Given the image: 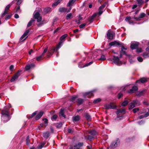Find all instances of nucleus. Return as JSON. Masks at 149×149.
<instances>
[{"mask_svg":"<svg viewBox=\"0 0 149 149\" xmlns=\"http://www.w3.org/2000/svg\"><path fill=\"white\" fill-rule=\"evenodd\" d=\"M89 133L93 136L95 135L96 134V131L94 130H91L89 132Z\"/></svg>","mask_w":149,"mask_h":149,"instance_id":"obj_38","label":"nucleus"},{"mask_svg":"<svg viewBox=\"0 0 149 149\" xmlns=\"http://www.w3.org/2000/svg\"><path fill=\"white\" fill-rule=\"evenodd\" d=\"M101 101V99L100 98H99L94 100L93 102L94 103H97L100 102Z\"/></svg>","mask_w":149,"mask_h":149,"instance_id":"obj_41","label":"nucleus"},{"mask_svg":"<svg viewBox=\"0 0 149 149\" xmlns=\"http://www.w3.org/2000/svg\"><path fill=\"white\" fill-rule=\"evenodd\" d=\"M85 138L88 140H91L93 139V137L91 136H88L87 137L85 136Z\"/></svg>","mask_w":149,"mask_h":149,"instance_id":"obj_44","label":"nucleus"},{"mask_svg":"<svg viewBox=\"0 0 149 149\" xmlns=\"http://www.w3.org/2000/svg\"><path fill=\"white\" fill-rule=\"evenodd\" d=\"M45 144V142H43V143H42L40 145H39L38 147V148L39 149L43 147L44 146Z\"/></svg>","mask_w":149,"mask_h":149,"instance_id":"obj_43","label":"nucleus"},{"mask_svg":"<svg viewBox=\"0 0 149 149\" xmlns=\"http://www.w3.org/2000/svg\"><path fill=\"white\" fill-rule=\"evenodd\" d=\"M35 21V20L34 19H31L28 23L27 26L28 27H29L31 26L32 24V23Z\"/></svg>","mask_w":149,"mask_h":149,"instance_id":"obj_35","label":"nucleus"},{"mask_svg":"<svg viewBox=\"0 0 149 149\" xmlns=\"http://www.w3.org/2000/svg\"><path fill=\"white\" fill-rule=\"evenodd\" d=\"M9 69L11 71H12L14 69V66H10Z\"/></svg>","mask_w":149,"mask_h":149,"instance_id":"obj_63","label":"nucleus"},{"mask_svg":"<svg viewBox=\"0 0 149 149\" xmlns=\"http://www.w3.org/2000/svg\"><path fill=\"white\" fill-rule=\"evenodd\" d=\"M120 61V59L118 56H114L113 58V62L115 64H117Z\"/></svg>","mask_w":149,"mask_h":149,"instance_id":"obj_17","label":"nucleus"},{"mask_svg":"<svg viewBox=\"0 0 149 149\" xmlns=\"http://www.w3.org/2000/svg\"><path fill=\"white\" fill-rule=\"evenodd\" d=\"M139 43L138 42L134 43L131 44L130 47L132 49H136L138 47Z\"/></svg>","mask_w":149,"mask_h":149,"instance_id":"obj_15","label":"nucleus"},{"mask_svg":"<svg viewBox=\"0 0 149 149\" xmlns=\"http://www.w3.org/2000/svg\"><path fill=\"white\" fill-rule=\"evenodd\" d=\"M139 109L138 108H134L133 110V111L134 113H135L137 111L139 110Z\"/></svg>","mask_w":149,"mask_h":149,"instance_id":"obj_49","label":"nucleus"},{"mask_svg":"<svg viewBox=\"0 0 149 149\" xmlns=\"http://www.w3.org/2000/svg\"><path fill=\"white\" fill-rule=\"evenodd\" d=\"M15 1H17V5H19L22 2V0H15Z\"/></svg>","mask_w":149,"mask_h":149,"instance_id":"obj_50","label":"nucleus"},{"mask_svg":"<svg viewBox=\"0 0 149 149\" xmlns=\"http://www.w3.org/2000/svg\"><path fill=\"white\" fill-rule=\"evenodd\" d=\"M98 15L97 13H95L91 17H89L88 18V20L90 22H92L93 21V19L96 16Z\"/></svg>","mask_w":149,"mask_h":149,"instance_id":"obj_14","label":"nucleus"},{"mask_svg":"<svg viewBox=\"0 0 149 149\" xmlns=\"http://www.w3.org/2000/svg\"><path fill=\"white\" fill-rule=\"evenodd\" d=\"M119 144L120 141L118 139L116 140L111 142L110 147L108 148L110 149H114L116 148Z\"/></svg>","mask_w":149,"mask_h":149,"instance_id":"obj_3","label":"nucleus"},{"mask_svg":"<svg viewBox=\"0 0 149 149\" xmlns=\"http://www.w3.org/2000/svg\"><path fill=\"white\" fill-rule=\"evenodd\" d=\"M79 116H75L73 117L72 118V120L74 122L78 121L79 120Z\"/></svg>","mask_w":149,"mask_h":149,"instance_id":"obj_30","label":"nucleus"},{"mask_svg":"<svg viewBox=\"0 0 149 149\" xmlns=\"http://www.w3.org/2000/svg\"><path fill=\"white\" fill-rule=\"evenodd\" d=\"M48 49V47H47L44 50L42 54L43 55H44L47 52Z\"/></svg>","mask_w":149,"mask_h":149,"instance_id":"obj_57","label":"nucleus"},{"mask_svg":"<svg viewBox=\"0 0 149 149\" xmlns=\"http://www.w3.org/2000/svg\"><path fill=\"white\" fill-rule=\"evenodd\" d=\"M84 102V100L81 99L79 98L78 99L77 102L79 104H82Z\"/></svg>","mask_w":149,"mask_h":149,"instance_id":"obj_37","label":"nucleus"},{"mask_svg":"<svg viewBox=\"0 0 149 149\" xmlns=\"http://www.w3.org/2000/svg\"><path fill=\"white\" fill-rule=\"evenodd\" d=\"M120 45V44L119 43L116 41L112 42L109 43V45L111 46H117Z\"/></svg>","mask_w":149,"mask_h":149,"instance_id":"obj_19","label":"nucleus"},{"mask_svg":"<svg viewBox=\"0 0 149 149\" xmlns=\"http://www.w3.org/2000/svg\"><path fill=\"white\" fill-rule=\"evenodd\" d=\"M86 25V23H83L81 24L79 26V27L80 28H82L84 27Z\"/></svg>","mask_w":149,"mask_h":149,"instance_id":"obj_52","label":"nucleus"},{"mask_svg":"<svg viewBox=\"0 0 149 149\" xmlns=\"http://www.w3.org/2000/svg\"><path fill=\"white\" fill-rule=\"evenodd\" d=\"M77 97L76 96H72V97L71 98L70 100L73 102L74 101L75 99Z\"/></svg>","mask_w":149,"mask_h":149,"instance_id":"obj_46","label":"nucleus"},{"mask_svg":"<svg viewBox=\"0 0 149 149\" xmlns=\"http://www.w3.org/2000/svg\"><path fill=\"white\" fill-rule=\"evenodd\" d=\"M64 109H61L59 113L60 116H62L64 118L65 117V116L64 114Z\"/></svg>","mask_w":149,"mask_h":149,"instance_id":"obj_26","label":"nucleus"},{"mask_svg":"<svg viewBox=\"0 0 149 149\" xmlns=\"http://www.w3.org/2000/svg\"><path fill=\"white\" fill-rule=\"evenodd\" d=\"M76 0H70L68 3V4L67 6H72L74 3L75 2Z\"/></svg>","mask_w":149,"mask_h":149,"instance_id":"obj_29","label":"nucleus"},{"mask_svg":"<svg viewBox=\"0 0 149 149\" xmlns=\"http://www.w3.org/2000/svg\"><path fill=\"white\" fill-rule=\"evenodd\" d=\"M62 123H60L56 124V127L59 128L62 126Z\"/></svg>","mask_w":149,"mask_h":149,"instance_id":"obj_40","label":"nucleus"},{"mask_svg":"<svg viewBox=\"0 0 149 149\" xmlns=\"http://www.w3.org/2000/svg\"><path fill=\"white\" fill-rule=\"evenodd\" d=\"M34 17L35 19H37V22H40L42 19L40 15V14L38 12H37L35 14Z\"/></svg>","mask_w":149,"mask_h":149,"instance_id":"obj_7","label":"nucleus"},{"mask_svg":"<svg viewBox=\"0 0 149 149\" xmlns=\"http://www.w3.org/2000/svg\"><path fill=\"white\" fill-rule=\"evenodd\" d=\"M85 116L87 119L88 120H91V118L90 116L88 113H86V114Z\"/></svg>","mask_w":149,"mask_h":149,"instance_id":"obj_42","label":"nucleus"},{"mask_svg":"<svg viewBox=\"0 0 149 149\" xmlns=\"http://www.w3.org/2000/svg\"><path fill=\"white\" fill-rule=\"evenodd\" d=\"M105 107L107 109H114L116 107V106L114 104L111 103L109 104L106 105Z\"/></svg>","mask_w":149,"mask_h":149,"instance_id":"obj_12","label":"nucleus"},{"mask_svg":"<svg viewBox=\"0 0 149 149\" xmlns=\"http://www.w3.org/2000/svg\"><path fill=\"white\" fill-rule=\"evenodd\" d=\"M72 9L71 7H70L69 10H67V9L64 7L61 8L59 9V10L60 12H69Z\"/></svg>","mask_w":149,"mask_h":149,"instance_id":"obj_13","label":"nucleus"},{"mask_svg":"<svg viewBox=\"0 0 149 149\" xmlns=\"http://www.w3.org/2000/svg\"><path fill=\"white\" fill-rule=\"evenodd\" d=\"M135 107V105L132 101L129 104V109L130 110H131Z\"/></svg>","mask_w":149,"mask_h":149,"instance_id":"obj_27","label":"nucleus"},{"mask_svg":"<svg viewBox=\"0 0 149 149\" xmlns=\"http://www.w3.org/2000/svg\"><path fill=\"white\" fill-rule=\"evenodd\" d=\"M43 112L41 111L36 116V120H38L43 115Z\"/></svg>","mask_w":149,"mask_h":149,"instance_id":"obj_22","label":"nucleus"},{"mask_svg":"<svg viewBox=\"0 0 149 149\" xmlns=\"http://www.w3.org/2000/svg\"><path fill=\"white\" fill-rule=\"evenodd\" d=\"M48 49V47H47L44 50L42 54L43 55H44L47 52Z\"/></svg>","mask_w":149,"mask_h":149,"instance_id":"obj_56","label":"nucleus"},{"mask_svg":"<svg viewBox=\"0 0 149 149\" xmlns=\"http://www.w3.org/2000/svg\"><path fill=\"white\" fill-rule=\"evenodd\" d=\"M83 144L82 143H79L77 145L74 146V149H82L81 147L83 146Z\"/></svg>","mask_w":149,"mask_h":149,"instance_id":"obj_16","label":"nucleus"},{"mask_svg":"<svg viewBox=\"0 0 149 149\" xmlns=\"http://www.w3.org/2000/svg\"><path fill=\"white\" fill-rule=\"evenodd\" d=\"M146 91V89H144L141 91L140 90L139 91H137L136 93V95L139 97L143 96L144 94L145 93Z\"/></svg>","mask_w":149,"mask_h":149,"instance_id":"obj_8","label":"nucleus"},{"mask_svg":"<svg viewBox=\"0 0 149 149\" xmlns=\"http://www.w3.org/2000/svg\"><path fill=\"white\" fill-rule=\"evenodd\" d=\"M72 17V13H70L68 14L66 16V18L67 19H71Z\"/></svg>","mask_w":149,"mask_h":149,"instance_id":"obj_34","label":"nucleus"},{"mask_svg":"<svg viewBox=\"0 0 149 149\" xmlns=\"http://www.w3.org/2000/svg\"><path fill=\"white\" fill-rule=\"evenodd\" d=\"M22 71L19 70L11 78L10 81L11 82H13L17 79L18 77L22 74Z\"/></svg>","mask_w":149,"mask_h":149,"instance_id":"obj_6","label":"nucleus"},{"mask_svg":"<svg viewBox=\"0 0 149 149\" xmlns=\"http://www.w3.org/2000/svg\"><path fill=\"white\" fill-rule=\"evenodd\" d=\"M43 120L44 121V123L41 124H40V125L42 127H43L44 126L45 127H46L47 125L48 120L47 119L44 118L43 119Z\"/></svg>","mask_w":149,"mask_h":149,"instance_id":"obj_25","label":"nucleus"},{"mask_svg":"<svg viewBox=\"0 0 149 149\" xmlns=\"http://www.w3.org/2000/svg\"><path fill=\"white\" fill-rule=\"evenodd\" d=\"M30 141L29 140V136H28L26 139V144L27 145H28L29 144V142Z\"/></svg>","mask_w":149,"mask_h":149,"instance_id":"obj_45","label":"nucleus"},{"mask_svg":"<svg viewBox=\"0 0 149 149\" xmlns=\"http://www.w3.org/2000/svg\"><path fill=\"white\" fill-rule=\"evenodd\" d=\"M131 19V17H127L125 19V20L126 21H128V22Z\"/></svg>","mask_w":149,"mask_h":149,"instance_id":"obj_61","label":"nucleus"},{"mask_svg":"<svg viewBox=\"0 0 149 149\" xmlns=\"http://www.w3.org/2000/svg\"><path fill=\"white\" fill-rule=\"evenodd\" d=\"M68 36V35L67 34H65L64 35H62L60 38V39L61 40V41L59 42L58 44V45H59L61 43H62L64 41H62L63 40H64V39Z\"/></svg>","mask_w":149,"mask_h":149,"instance_id":"obj_20","label":"nucleus"},{"mask_svg":"<svg viewBox=\"0 0 149 149\" xmlns=\"http://www.w3.org/2000/svg\"><path fill=\"white\" fill-rule=\"evenodd\" d=\"M132 102L135 106H138L140 104V102L137 99L133 100Z\"/></svg>","mask_w":149,"mask_h":149,"instance_id":"obj_31","label":"nucleus"},{"mask_svg":"<svg viewBox=\"0 0 149 149\" xmlns=\"http://www.w3.org/2000/svg\"><path fill=\"white\" fill-rule=\"evenodd\" d=\"M11 15H9L6 16V17L5 19L6 20H7L8 19H9L11 17Z\"/></svg>","mask_w":149,"mask_h":149,"instance_id":"obj_59","label":"nucleus"},{"mask_svg":"<svg viewBox=\"0 0 149 149\" xmlns=\"http://www.w3.org/2000/svg\"><path fill=\"white\" fill-rule=\"evenodd\" d=\"M51 8H50L49 7L46 8L44 9V12L46 13H47L48 12L51 11Z\"/></svg>","mask_w":149,"mask_h":149,"instance_id":"obj_36","label":"nucleus"},{"mask_svg":"<svg viewBox=\"0 0 149 149\" xmlns=\"http://www.w3.org/2000/svg\"><path fill=\"white\" fill-rule=\"evenodd\" d=\"M107 36L109 39H111L113 38V35L111 33L109 32L107 34Z\"/></svg>","mask_w":149,"mask_h":149,"instance_id":"obj_33","label":"nucleus"},{"mask_svg":"<svg viewBox=\"0 0 149 149\" xmlns=\"http://www.w3.org/2000/svg\"><path fill=\"white\" fill-rule=\"evenodd\" d=\"M136 1L137 3L139 6H142L144 2L143 0H136Z\"/></svg>","mask_w":149,"mask_h":149,"instance_id":"obj_32","label":"nucleus"},{"mask_svg":"<svg viewBox=\"0 0 149 149\" xmlns=\"http://www.w3.org/2000/svg\"><path fill=\"white\" fill-rule=\"evenodd\" d=\"M137 59L140 62H142L143 60L142 58L140 56L137 57Z\"/></svg>","mask_w":149,"mask_h":149,"instance_id":"obj_53","label":"nucleus"},{"mask_svg":"<svg viewBox=\"0 0 149 149\" xmlns=\"http://www.w3.org/2000/svg\"><path fill=\"white\" fill-rule=\"evenodd\" d=\"M105 4H104L99 7V12L98 13H98V16H100L102 14V13L103 12V11L102 10L103 9V8L105 7Z\"/></svg>","mask_w":149,"mask_h":149,"instance_id":"obj_11","label":"nucleus"},{"mask_svg":"<svg viewBox=\"0 0 149 149\" xmlns=\"http://www.w3.org/2000/svg\"><path fill=\"white\" fill-rule=\"evenodd\" d=\"M26 66L25 70L27 71L29 70L31 68V66Z\"/></svg>","mask_w":149,"mask_h":149,"instance_id":"obj_48","label":"nucleus"},{"mask_svg":"<svg viewBox=\"0 0 149 149\" xmlns=\"http://www.w3.org/2000/svg\"><path fill=\"white\" fill-rule=\"evenodd\" d=\"M121 119V118L120 116H118L115 119V121L117 122L119 121V120H120Z\"/></svg>","mask_w":149,"mask_h":149,"instance_id":"obj_51","label":"nucleus"},{"mask_svg":"<svg viewBox=\"0 0 149 149\" xmlns=\"http://www.w3.org/2000/svg\"><path fill=\"white\" fill-rule=\"evenodd\" d=\"M59 3V2L58 1L57 2H55V3H54L53 4L52 6L54 7V6H57Z\"/></svg>","mask_w":149,"mask_h":149,"instance_id":"obj_54","label":"nucleus"},{"mask_svg":"<svg viewBox=\"0 0 149 149\" xmlns=\"http://www.w3.org/2000/svg\"><path fill=\"white\" fill-rule=\"evenodd\" d=\"M105 59H106V58L105 57L104 55H102L101 56L100 58H99V59L100 60L102 61H103V60H104Z\"/></svg>","mask_w":149,"mask_h":149,"instance_id":"obj_47","label":"nucleus"},{"mask_svg":"<svg viewBox=\"0 0 149 149\" xmlns=\"http://www.w3.org/2000/svg\"><path fill=\"white\" fill-rule=\"evenodd\" d=\"M12 5V4H9L6 6L5 8L4 12L2 14V17H4L6 15V14L8 13L9 9Z\"/></svg>","mask_w":149,"mask_h":149,"instance_id":"obj_9","label":"nucleus"},{"mask_svg":"<svg viewBox=\"0 0 149 149\" xmlns=\"http://www.w3.org/2000/svg\"><path fill=\"white\" fill-rule=\"evenodd\" d=\"M11 107L10 104H8L6 106L4 107V109L2 111L1 113L2 116H1V119L4 122H7L10 119L9 109Z\"/></svg>","mask_w":149,"mask_h":149,"instance_id":"obj_1","label":"nucleus"},{"mask_svg":"<svg viewBox=\"0 0 149 149\" xmlns=\"http://www.w3.org/2000/svg\"><path fill=\"white\" fill-rule=\"evenodd\" d=\"M60 48L59 45H58L57 47L55 48H54L53 47L49 49L48 51V53L47 54V57H51L53 54V53L55 51H57L58 48Z\"/></svg>","mask_w":149,"mask_h":149,"instance_id":"obj_2","label":"nucleus"},{"mask_svg":"<svg viewBox=\"0 0 149 149\" xmlns=\"http://www.w3.org/2000/svg\"><path fill=\"white\" fill-rule=\"evenodd\" d=\"M145 14L144 13H142L140 14L139 17H137L134 16V18L136 20H139L140 18H143L145 16Z\"/></svg>","mask_w":149,"mask_h":149,"instance_id":"obj_21","label":"nucleus"},{"mask_svg":"<svg viewBox=\"0 0 149 149\" xmlns=\"http://www.w3.org/2000/svg\"><path fill=\"white\" fill-rule=\"evenodd\" d=\"M138 90V88L137 86H133L131 89L127 91V92L130 94H132L136 93Z\"/></svg>","mask_w":149,"mask_h":149,"instance_id":"obj_4","label":"nucleus"},{"mask_svg":"<svg viewBox=\"0 0 149 149\" xmlns=\"http://www.w3.org/2000/svg\"><path fill=\"white\" fill-rule=\"evenodd\" d=\"M87 148L88 149H93L91 146H87Z\"/></svg>","mask_w":149,"mask_h":149,"instance_id":"obj_64","label":"nucleus"},{"mask_svg":"<svg viewBox=\"0 0 149 149\" xmlns=\"http://www.w3.org/2000/svg\"><path fill=\"white\" fill-rule=\"evenodd\" d=\"M50 135V133L49 132H46L43 134V136L44 138L47 139Z\"/></svg>","mask_w":149,"mask_h":149,"instance_id":"obj_24","label":"nucleus"},{"mask_svg":"<svg viewBox=\"0 0 149 149\" xmlns=\"http://www.w3.org/2000/svg\"><path fill=\"white\" fill-rule=\"evenodd\" d=\"M148 78H146L144 77H142L140 78L139 79L136 80L135 82V83L136 85L137 83L140 84V83H143L144 84L148 81Z\"/></svg>","mask_w":149,"mask_h":149,"instance_id":"obj_5","label":"nucleus"},{"mask_svg":"<svg viewBox=\"0 0 149 149\" xmlns=\"http://www.w3.org/2000/svg\"><path fill=\"white\" fill-rule=\"evenodd\" d=\"M94 91H91L86 92L85 93L84 96H87V97H90L93 95V93L94 92Z\"/></svg>","mask_w":149,"mask_h":149,"instance_id":"obj_18","label":"nucleus"},{"mask_svg":"<svg viewBox=\"0 0 149 149\" xmlns=\"http://www.w3.org/2000/svg\"><path fill=\"white\" fill-rule=\"evenodd\" d=\"M57 115H54L52 117V119L55 120L57 118Z\"/></svg>","mask_w":149,"mask_h":149,"instance_id":"obj_58","label":"nucleus"},{"mask_svg":"<svg viewBox=\"0 0 149 149\" xmlns=\"http://www.w3.org/2000/svg\"><path fill=\"white\" fill-rule=\"evenodd\" d=\"M44 58V55L42 54L41 55L37 57L36 58V60L38 61H39L43 59Z\"/></svg>","mask_w":149,"mask_h":149,"instance_id":"obj_28","label":"nucleus"},{"mask_svg":"<svg viewBox=\"0 0 149 149\" xmlns=\"http://www.w3.org/2000/svg\"><path fill=\"white\" fill-rule=\"evenodd\" d=\"M148 53H143V57L146 58L148 57Z\"/></svg>","mask_w":149,"mask_h":149,"instance_id":"obj_55","label":"nucleus"},{"mask_svg":"<svg viewBox=\"0 0 149 149\" xmlns=\"http://www.w3.org/2000/svg\"><path fill=\"white\" fill-rule=\"evenodd\" d=\"M36 114V111H35L31 115V116L30 117V118H32Z\"/></svg>","mask_w":149,"mask_h":149,"instance_id":"obj_62","label":"nucleus"},{"mask_svg":"<svg viewBox=\"0 0 149 149\" xmlns=\"http://www.w3.org/2000/svg\"><path fill=\"white\" fill-rule=\"evenodd\" d=\"M29 30H27L25 32L24 34L22 36L20 39L21 41H22L25 40L26 39V38L27 37V36H26L29 32Z\"/></svg>","mask_w":149,"mask_h":149,"instance_id":"obj_10","label":"nucleus"},{"mask_svg":"<svg viewBox=\"0 0 149 149\" xmlns=\"http://www.w3.org/2000/svg\"><path fill=\"white\" fill-rule=\"evenodd\" d=\"M136 51L137 52L139 53L141 52L142 51V49L141 48H139L137 49Z\"/></svg>","mask_w":149,"mask_h":149,"instance_id":"obj_60","label":"nucleus"},{"mask_svg":"<svg viewBox=\"0 0 149 149\" xmlns=\"http://www.w3.org/2000/svg\"><path fill=\"white\" fill-rule=\"evenodd\" d=\"M122 54L123 53L124 54H125V51H123V49H125L126 50L127 49V47H125L123 45V44H122Z\"/></svg>","mask_w":149,"mask_h":149,"instance_id":"obj_39","label":"nucleus"},{"mask_svg":"<svg viewBox=\"0 0 149 149\" xmlns=\"http://www.w3.org/2000/svg\"><path fill=\"white\" fill-rule=\"evenodd\" d=\"M128 103L129 102L128 101L127 99L125 98L124 101L122 103V106L125 107L128 105Z\"/></svg>","mask_w":149,"mask_h":149,"instance_id":"obj_23","label":"nucleus"}]
</instances>
